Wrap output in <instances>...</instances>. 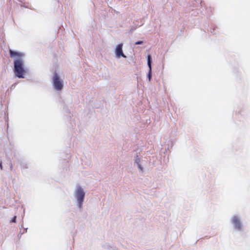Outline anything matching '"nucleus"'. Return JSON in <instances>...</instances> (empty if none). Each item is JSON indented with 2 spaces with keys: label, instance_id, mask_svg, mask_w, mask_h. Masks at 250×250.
I'll list each match as a JSON object with an SVG mask.
<instances>
[{
  "label": "nucleus",
  "instance_id": "obj_5",
  "mask_svg": "<svg viewBox=\"0 0 250 250\" xmlns=\"http://www.w3.org/2000/svg\"><path fill=\"white\" fill-rule=\"evenodd\" d=\"M232 222L234 225V229L237 230H241V224L239 219L236 217L234 216L232 219Z\"/></svg>",
  "mask_w": 250,
  "mask_h": 250
},
{
  "label": "nucleus",
  "instance_id": "obj_9",
  "mask_svg": "<svg viewBox=\"0 0 250 250\" xmlns=\"http://www.w3.org/2000/svg\"><path fill=\"white\" fill-rule=\"evenodd\" d=\"M15 220H16L15 218H14V219H13V221H15Z\"/></svg>",
  "mask_w": 250,
  "mask_h": 250
},
{
  "label": "nucleus",
  "instance_id": "obj_1",
  "mask_svg": "<svg viewBox=\"0 0 250 250\" xmlns=\"http://www.w3.org/2000/svg\"><path fill=\"white\" fill-rule=\"evenodd\" d=\"M9 55L14 61L15 75L19 78H24L26 75V70L24 67V54L21 52L10 49Z\"/></svg>",
  "mask_w": 250,
  "mask_h": 250
},
{
  "label": "nucleus",
  "instance_id": "obj_3",
  "mask_svg": "<svg viewBox=\"0 0 250 250\" xmlns=\"http://www.w3.org/2000/svg\"><path fill=\"white\" fill-rule=\"evenodd\" d=\"M85 192L83 188L80 185H76L73 193V196L78 205L81 206L84 199Z\"/></svg>",
  "mask_w": 250,
  "mask_h": 250
},
{
  "label": "nucleus",
  "instance_id": "obj_2",
  "mask_svg": "<svg viewBox=\"0 0 250 250\" xmlns=\"http://www.w3.org/2000/svg\"><path fill=\"white\" fill-rule=\"evenodd\" d=\"M65 85L63 73L60 70H55L52 77V85L53 89L58 92L61 91Z\"/></svg>",
  "mask_w": 250,
  "mask_h": 250
},
{
  "label": "nucleus",
  "instance_id": "obj_6",
  "mask_svg": "<svg viewBox=\"0 0 250 250\" xmlns=\"http://www.w3.org/2000/svg\"><path fill=\"white\" fill-rule=\"evenodd\" d=\"M147 64L149 67V74H148V79L150 81L151 79V56L150 55H148L147 56Z\"/></svg>",
  "mask_w": 250,
  "mask_h": 250
},
{
  "label": "nucleus",
  "instance_id": "obj_10",
  "mask_svg": "<svg viewBox=\"0 0 250 250\" xmlns=\"http://www.w3.org/2000/svg\"><path fill=\"white\" fill-rule=\"evenodd\" d=\"M15 220H16L15 218H14V219H13V221H15Z\"/></svg>",
  "mask_w": 250,
  "mask_h": 250
},
{
  "label": "nucleus",
  "instance_id": "obj_8",
  "mask_svg": "<svg viewBox=\"0 0 250 250\" xmlns=\"http://www.w3.org/2000/svg\"><path fill=\"white\" fill-rule=\"evenodd\" d=\"M138 168H139V169L140 170H143V167L140 166V164H138Z\"/></svg>",
  "mask_w": 250,
  "mask_h": 250
},
{
  "label": "nucleus",
  "instance_id": "obj_4",
  "mask_svg": "<svg viewBox=\"0 0 250 250\" xmlns=\"http://www.w3.org/2000/svg\"><path fill=\"white\" fill-rule=\"evenodd\" d=\"M124 43L122 42L118 43L115 45L113 50V56L118 60H119L121 58L125 57L123 52Z\"/></svg>",
  "mask_w": 250,
  "mask_h": 250
},
{
  "label": "nucleus",
  "instance_id": "obj_7",
  "mask_svg": "<svg viewBox=\"0 0 250 250\" xmlns=\"http://www.w3.org/2000/svg\"><path fill=\"white\" fill-rule=\"evenodd\" d=\"M143 42L142 41H138V42H137L136 43H135V44L136 45H138V44H141L143 43Z\"/></svg>",
  "mask_w": 250,
  "mask_h": 250
}]
</instances>
